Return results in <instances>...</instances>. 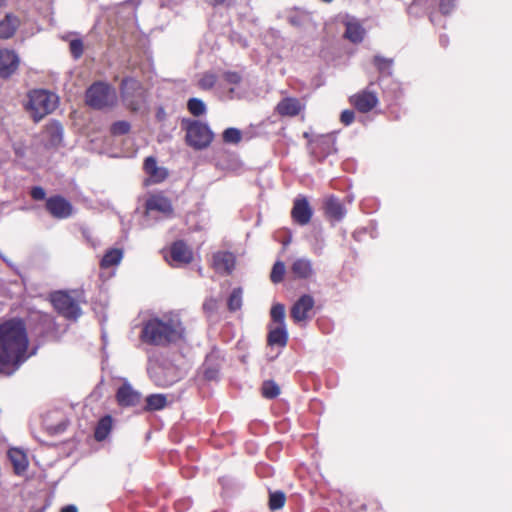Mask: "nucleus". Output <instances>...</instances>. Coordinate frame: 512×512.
Returning <instances> with one entry per match:
<instances>
[{
  "label": "nucleus",
  "mask_w": 512,
  "mask_h": 512,
  "mask_svg": "<svg viewBox=\"0 0 512 512\" xmlns=\"http://www.w3.org/2000/svg\"><path fill=\"white\" fill-rule=\"evenodd\" d=\"M19 24L20 21L16 16L7 14L0 22V38L6 39L11 37L15 33Z\"/></svg>",
  "instance_id": "obj_25"
},
{
  "label": "nucleus",
  "mask_w": 512,
  "mask_h": 512,
  "mask_svg": "<svg viewBox=\"0 0 512 512\" xmlns=\"http://www.w3.org/2000/svg\"><path fill=\"white\" fill-rule=\"evenodd\" d=\"M148 410H160L166 406L167 399L163 394H153L147 397Z\"/></svg>",
  "instance_id": "obj_28"
},
{
  "label": "nucleus",
  "mask_w": 512,
  "mask_h": 512,
  "mask_svg": "<svg viewBox=\"0 0 512 512\" xmlns=\"http://www.w3.org/2000/svg\"><path fill=\"white\" fill-rule=\"evenodd\" d=\"M117 401L121 406H134L140 402V394L128 383H124L117 391Z\"/></svg>",
  "instance_id": "obj_18"
},
{
  "label": "nucleus",
  "mask_w": 512,
  "mask_h": 512,
  "mask_svg": "<svg viewBox=\"0 0 512 512\" xmlns=\"http://www.w3.org/2000/svg\"><path fill=\"white\" fill-rule=\"evenodd\" d=\"M325 209L326 214L330 218L337 221L341 220L346 213V210L344 209L343 205L339 202L337 198L334 197H329L326 200Z\"/></svg>",
  "instance_id": "obj_26"
},
{
  "label": "nucleus",
  "mask_w": 512,
  "mask_h": 512,
  "mask_svg": "<svg viewBox=\"0 0 512 512\" xmlns=\"http://www.w3.org/2000/svg\"><path fill=\"white\" fill-rule=\"evenodd\" d=\"M213 139V133L206 124L193 122L187 130V141L196 149L207 147Z\"/></svg>",
  "instance_id": "obj_7"
},
{
  "label": "nucleus",
  "mask_w": 512,
  "mask_h": 512,
  "mask_svg": "<svg viewBox=\"0 0 512 512\" xmlns=\"http://www.w3.org/2000/svg\"><path fill=\"white\" fill-rule=\"evenodd\" d=\"M28 338L20 320L0 324V374L11 375L27 359Z\"/></svg>",
  "instance_id": "obj_1"
},
{
  "label": "nucleus",
  "mask_w": 512,
  "mask_h": 512,
  "mask_svg": "<svg viewBox=\"0 0 512 512\" xmlns=\"http://www.w3.org/2000/svg\"><path fill=\"white\" fill-rule=\"evenodd\" d=\"M285 504V495L282 492H273L270 494L269 498V507L271 510H277L284 506Z\"/></svg>",
  "instance_id": "obj_34"
},
{
  "label": "nucleus",
  "mask_w": 512,
  "mask_h": 512,
  "mask_svg": "<svg viewBox=\"0 0 512 512\" xmlns=\"http://www.w3.org/2000/svg\"><path fill=\"white\" fill-rule=\"evenodd\" d=\"M291 22H292L293 24H299L298 22H295V19H294V18H291Z\"/></svg>",
  "instance_id": "obj_49"
},
{
  "label": "nucleus",
  "mask_w": 512,
  "mask_h": 512,
  "mask_svg": "<svg viewBox=\"0 0 512 512\" xmlns=\"http://www.w3.org/2000/svg\"><path fill=\"white\" fill-rule=\"evenodd\" d=\"M205 1L208 4L213 5V6L220 5V4H223L225 2V0H205Z\"/></svg>",
  "instance_id": "obj_46"
},
{
  "label": "nucleus",
  "mask_w": 512,
  "mask_h": 512,
  "mask_svg": "<svg viewBox=\"0 0 512 512\" xmlns=\"http://www.w3.org/2000/svg\"><path fill=\"white\" fill-rule=\"evenodd\" d=\"M286 271V267L283 262L277 261L271 271V281L273 283H279L283 280L284 274Z\"/></svg>",
  "instance_id": "obj_32"
},
{
  "label": "nucleus",
  "mask_w": 512,
  "mask_h": 512,
  "mask_svg": "<svg viewBox=\"0 0 512 512\" xmlns=\"http://www.w3.org/2000/svg\"><path fill=\"white\" fill-rule=\"evenodd\" d=\"M111 428H112V418L110 416H105L104 418H102L99 421V423L95 429V438L98 441L104 440L110 433Z\"/></svg>",
  "instance_id": "obj_27"
},
{
  "label": "nucleus",
  "mask_w": 512,
  "mask_h": 512,
  "mask_svg": "<svg viewBox=\"0 0 512 512\" xmlns=\"http://www.w3.org/2000/svg\"><path fill=\"white\" fill-rule=\"evenodd\" d=\"M241 304L242 292L240 289H235L228 299V307L230 310L235 311L241 307Z\"/></svg>",
  "instance_id": "obj_35"
},
{
  "label": "nucleus",
  "mask_w": 512,
  "mask_h": 512,
  "mask_svg": "<svg viewBox=\"0 0 512 512\" xmlns=\"http://www.w3.org/2000/svg\"><path fill=\"white\" fill-rule=\"evenodd\" d=\"M215 307H216V301H214V300H209V301L204 303V309L205 310L211 311Z\"/></svg>",
  "instance_id": "obj_44"
},
{
  "label": "nucleus",
  "mask_w": 512,
  "mask_h": 512,
  "mask_svg": "<svg viewBox=\"0 0 512 512\" xmlns=\"http://www.w3.org/2000/svg\"><path fill=\"white\" fill-rule=\"evenodd\" d=\"M455 0H440V10L447 14L454 7Z\"/></svg>",
  "instance_id": "obj_42"
},
{
  "label": "nucleus",
  "mask_w": 512,
  "mask_h": 512,
  "mask_svg": "<svg viewBox=\"0 0 512 512\" xmlns=\"http://www.w3.org/2000/svg\"><path fill=\"white\" fill-rule=\"evenodd\" d=\"M116 92L109 85L97 82L86 93V102L95 109H102L116 103Z\"/></svg>",
  "instance_id": "obj_4"
},
{
  "label": "nucleus",
  "mask_w": 512,
  "mask_h": 512,
  "mask_svg": "<svg viewBox=\"0 0 512 512\" xmlns=\"http://www.w3.org/2000/svg\"><path fill=\"white\" fill-rule=\"evenodd\" d=\"M290 271L295 279H310L314 275L312 262L307 258L294 260Z\"/></svg>",
  "instance_id": "obj_16"
},
{
  "label": "nucleus",
  "mask_w": 512,
  "mask_h": 512,
  "mask_svg": "<svg viewBox=\"0 0 512 512\" xmlns=\"http://www.w3.org/2000/svg\"><path fill=\"white\" fill-rule=\"evenodd\" d=\"M271 318L275 324H285V307L277 303L271 308Z\"/></svg>",
  "instance_id": "obj_30"
},
{
  "label": "nucleus",
  "mask_w": 512,
  "mask_h": 512,
  "mask_svg": "<svg viewBox=\"0 0 512 512\" xmlns=\"http://www.w3.org/2000/svg\"><path fill=\"white\" fill-rule=\"evenodd\" d=\"M312 216V210L306 199H296L292 209V217L294 221L300 225L307 224Z\"/></svg>",
  "instance_id": "obj_19"
},
{
  "label": "nucleus",
  "mask_w": 512,
  "mask_h": 512,
  "mask_svg": "<svg viewBox=\"0 0 512 512\" xmlns=\"http://www.w3.org/2000/svg\"><path fill=\"white\" fill-rule=\"evenodd\" d=\"M374 62L381 72L387 71V73H389L388 70L390 69L391 66V62L389 60L383 59L381 57H375Z\"/></svg>",
  "instance_id": "obj_39"
},
{
  "label": "nucleus",
  "mask_w": 512,
  "mask_h": 512,
  "mask_svg": "<svg viewBox=\"0 0 512 512\" xmlns=\"http://www.w3.org/2000/svg\"><path fill=\"white\" fill-rule=\"evenodd\" d=\"M188 109L193 115L199 116L205 113L206 105L202 100L198 98H191L188 101Z\"/></svg>",
  "instance_id": "obj_31"
},
{
  "label": "nucleus",
  "mask_w": 512,
  "mask_h": 512,
  "mask_svg": "<svg viewBox=\"0 0 512 512\" xmlns=\"http://www.w3.org/2000/svg\"><path fill=\"white\" fill-rule=\"evenodd\" d=\"M58 104V97L45 90H34L29 94L28 110L35 121L54 111Z\"/></svg>",
  "instance_id": "obj_3"
},
{
  "label": "nucleus",
  "mask_w": 512,
  "mask_h": 512,
  "mask_svg": "<svg viewBox=\"0 0 512 512\" xmlns=\"http://www.w3.org/2000/svg\"><path fill=\"white\" fill-rule=\"evenodd\" d=\"M148 212L156 211L165 215L172 213L170 200L162 194H153L146 201Z\"/></svg>",
  "instance_id": "obj_15"
},
{
  "label": "nucleus",
  "mask_w": 512,
  "mask_h": 512,
  "mask_svg": "<svg viewBox=\"0 0 512 512\" xmlns=\"http://www.w3.org/2000/svg\"><path fill=\"white\" fill-rule=\"evenodd\" d=\"M4 0H0V7L3 5Z\"/></svg>",
  "instance_id": "obj_53"
},
{
  "label": "nucleus",
  "mask_w": 512,
  "mask_h": 512,
  "mask_svg": "<svg viewBox=\"0 0 512 512\" xmlns=\"http://www.w3.org/2000/svg\"><path fill=\"white\" fill-rule=\"evenodd\" d=\"M344 37L350 42L361 43L365 37L366 31L362 23L354 17H346L344 20Z\"/></svg>",
  "instance_id": "obj_12"
},
{
  "label": "nucleus",
  "mask_w": 512,
  "mask_h": 512,
  "mask_svg": "<svg viewBox=\"0 0 512 512\" xmlns=\"http://www.w3.org/2000/svg\"><path fill=\"white\" fill-rule=\"evenodd\" d=\"M224 79L228 84L237 85L241 81V77L238 73L227 72L224 74Z\"/></svg>",
  "instance_id": "obj_40"
},
{
  "label": "nucleus",
  "mask_w": 512,
  "mask_h": 512,
  "mask_svg": "<svg viewBox=\"0 0 512 512\" xmlns=\"http://www.w3.org/2000/svg\"><path fill=\"white\" fill-rule=\"evenodd\" d=\"M31 195L36 200H42L45 197V191L41 187H35L32 189Z\"/></svg>",
  "instance_id": "obj_43"
},
{
  "label": "nucleus",
  "mask_w": 512,
  "mask_h": 512,
  "mask_svg": "<svg viewBox=\"0 0 512 512\" xmlns=\"http://www.w3.org/2000/svg\"><path fill=\"white\" fill-rule=\"evenodd\" d=\"M148 373L158 386H170L180 378L179 371L172 365H162L149 360Z\"/></svg>",
  "instance_id": "obj_5"
},
{
  "label": "nucleus",
  "mask_w": 512,
  "mask_h": 512,
  "mask_svg": "<svg viewBox=\"0 0 512 512\" xmlns=\"http://www.w3.org/2000/svg\"><path fill=\"white\" fill-rule=\"evenodd\" d=\"M15 151H16V153H17L18 155H22V154L20 153V150L15 149Z\"/></svg>",
  "instance_id": "obj_50"
},
{
  "label": "nucleus",
  "mask_w": 512,
  "mask_h": 512,
  "mask_svg": "<svg viewBox=\"0 0 512 512\" xmlns=\"http://www.w3.org/2000/svg\"><path fill=\"white\" fill-rule=\"evenodd\" d=\"M141 94H142V90H141V87H140L138 81L130 78V79H125L122 82L123 98H124L125 102L127 103V105L133 107V109H135L136 107H134V103L132 100H130V98L135 95L140 96Z\"/></svg>",
  "instance_id": "obj_21"
},
{
  "label": "nucleus",
  "mask_w": 512,
  "mask_h": 512,
  "mask_svg": "<svg viewBox=\"0 0 512 512\" xmlns=\"http://www.w3.org/2000/svg\"><path fill=\"white\" fill-rule=\"evenodd\" d=\"M223 139L227 143H238L241 140V132L236 128H228L223 133Z\"/></svg>",
  "instance_id": "obj_36"
},
{
  "label": "nucleus",
  "mask_w": 512,
  "mask_h": 512,
  "mask_svg": "<svg viewBox=\"0 0 512 512\" xmlns=\"http://www.w3.org/2000/svg\"><path fill=\"white\" fill-rule=\"evenodd\" d=\"M304 105L296 98L286 97L282 99L276 106V111L281 116H296L298 115Z\"/></svg>",
  "instance_id": "obj_17"
},
{
  "label": "nucleus",
  "mask_w": 512,
  "mask_h": 512,
  "mask_svg": "<svg viewBox=\"0 0 512 512\" xmlns=\"http://www.w3.org/2000/svg\"><path fill=\"white\" fill-rule=\"evenodd\" d=\"M229 91H230V93H233V92H234V88H233V87H231V88L229 89Z\"/></svg>",
  "instance_id": "obj_51"
},
{
  "label": "nucleus",
  "mask_w": 512,
  "mask_h": 512,
  "mask_svg": "<svg viewBox=\"0 0 512 512\" xmlns=\"http://www.w3.org/2000/svg\"><path fill=\"white\" fill-rule=\"evenodd\" d=\"M280 393L279 386L273 381H266L262 386V394L265 398H275Z\"/></svg>",
  "instance_id": "obj_33"
},
{
  "label": "nucleus",
  "mask_w": 512,
  "mask_h": 512,
  "mask_svg": "<svg viewBox=\"0 0 512 512\" xmlns=\"http://www.w3.org/2000/svg\"><path fill=\"white\" fill-rule=\"evenodd\" d=\"M46 208L53 217L59 219L68 218L74 211L72 204L59 195L48 198Z\"/></svg>",
  "instance_id": "obj_9"
},
{
  "label": "nucleus",
  "mask_w": 512,
  "mask_h": 512,
  "mask_svg": "<svg viewBox=\"0 0 512 512\" xmlns=\"http://www.w3.org/2000/svg\"><path fill=\"white\" fill-rule=\"evenodd\" d=\"M213 265L216 271L229 273L235 265V257L230 252H218L213 257Z\"/></svg>",
  "instance_id": "obj_20"
},
{
  "label": "nucleus",
  "mask_w": 512,
  "mask_h": 512,
  "mask_svg": "<svg viewBox=\"0 0 512 512\" xmlns=\"http://www.w3.org/2000/svg\"><path fill=\"white\" fill-rule=\"evenodd\" d=\"M129 128L130 126L127 122L119 121L112 125L111 131L113 134H124L128 132Z\"/></svg>",
  "instance_id": "obj_37"
},
{
  "label": "nucleus",
  "mask_w": 512,
  "mask_h": 512,
  "mask_svg": "<svg viewBox=\"0 0 512 512\" xmlns=\"http://www.w3.org/2000/svg\"><path fill=\"white\" fill-rule=\"evenodd\" d=\"M54 128L57 131V133H61L62 128L59 125H56Z\"/></svg>",
  "instance_id": "obj_47"
},
{
  "label": "nucleus",
  "mask_w": 512,
  "mask_h": 512,
  "mask_svg": "<svg viewBox=\"0 0 512 512\" xmlns=\"http://www.w3.org/2000/svg\"><path fill=\"white\" fill-rule=\"evenodd\" d=\"M341 122L345 125H349L353 122L354 120V112L351 111V110H344L342 113H341Z\"/></svg>",
  "instance_id": "obj_41"
},
{
  "label": "nucleus",
  "mask_w": 512,
  "mask_h": 512,
  "mask_svg": "<svg viewBox=\"0 0 512 512\" xmlns=\"http://www.w3.org/2000/svg\"><path fill=\"white\" fill-rule=\"evenodd\" d=\"M314 307V299L310 295L301 296L291 309V317L295 322H302L310 318Z\"/></svg>",
  "instance_id": "obj_10"
},
{
  "label": "nucleus",
  "mask_w": 512,
  "mask_h": 512,
  "mask_svg": "<svg viewBox=\"0 0 512 512\" xmlns=\"http://www.w3.org/2000/svg\"><path fill=\"white\" fill-rule=\"evenodd\" d=\"M166 261L174 267H179L190 263L193 259L191 249L182 241L175 242L169 253L165 255Z\"/></svg>",
  "instance_id": "obj_8"
},
{
  "label": "nucleus",
  "mask_w": 512,
  "mask_h": 512,
  "mask_svg": "<svg viewBox=\"0 0 512 512\" xmlns=\"http://www.w3.org/2000/svg\"><path fill=\"white\" fill-rule=\"evenodd\" d=\"M70 51L75 58H78L82 55L83 52V44L80 40H72L70 42Z\"/></svg>",
  "instance_id": "obj_38"
},
{
  "label": "nucleus",
  "mask_w": 512,
  "mask_h": 512,
  "mask_svg": "<svg viewBox=\"0 0 512 512\" xmlns=\"http://www.w3.org/2000/svg\"><path fill=\"white\" fill-rule=\"evenodd\" d=\"M185 337L186 330L177 312H168L149 319L141 331L142 341L156 346L178 344Z\"/></svg>",
  "instance_id": "obj_2"
},
{
  "label": "nucleus",
  "mask_w": 512,
  "mask_h": 512,
  "mask_svg": "<svg viewBox=\"0 0 512 512\" xmlns=\"http://www.w3.org/2000/svg\"><path fill=\"white\" fill-rule=\"evenodd\" d=\"M123 258V250L120 248H110L103 255L100 261L101 269H109L120 264Z\"/></svg>",
  "instance_id": "obj_22"
},
{
  "label": "nucleus",
  "mask_w": 512,
  "mask_h": 512,
  "mask_svg": "<svg viewBox=\"0 0 512 512\" xmlns=\"http://www.w3.org/2000/svg\"><path fill=\"white\" fill-rule=\"evenodd\" d=\"M306 18H307V22H309V21H310V19H311V17H310V15H309V14H307V15H306Z\"/></svg>",
  "instance_id": "obj_48"
},
{
  "label": "nucleus",
  "mask_w": 512,
  "mask_h": 512,
  "mask_svg": "<svg viewBox=\"0 0 512 512\" xmlns=\"http://www.w3.org/2000/svg\"><path fill=\"white\" fill-rule=\"evenodd\" d=\"M217 81V77L212 72H205L199 75L198 86L203 90L211 89Z\"/></svg>",
  "instance_id": "obj_29"
},
{
  "label": "nucleus",
  "mask_w": 512,
  "mask_h": 512,
  "mask_svg": "<svg viewBox=\"0 0 512 512\" xmlns=\"http://www.w3.org/2000/svg\"><path fill=\"white\" fill-rule=\"evenodd\" d=\"M288 340V334L285 324H275L270 328L268 341L270 345L285 346Z\"/></svg>",
  "instance_id": "obj_24"
},
{
  "label": "nucleus",
  "mask_w": 512,
  "mask_h": 512,
  "mask_svg": "<svg viewBox=\"0 0 512 512\" xmlns=\"http://www.w3.org/2000/svg\"><path fill=\"white\" fill-rule=\"evenodd\" d=\"M51 302L54 308L66 318L77 319L81 314L78 304L67 293L61 291L53 293Z\"/></svg>",
  "instance_id": "obj_6"
},
{
  "label": "nucleus",
  "mask_w": 512,
  "mask_h": 512,
  "mask_svg": "<svg viewBox=\"0 0 512 512\" xmlns=\"http://www.w3.org/2000/svg\"><path fill=\"white\" fill-rule=\"evenodd\" d=\"M19 58L12 50H0V77L7 78L18 68Z\"/></svg>",
  "instance_id": "obj_13"
},
{
  "label": "nucleus",
  "mask_w": 512,
  "mask_h": 512,
  "mask_svg": "<svg viewBox=\"0 0 512 512\" xmlns=\"http://www.w3.org/2000/svg\"><path fill=\"white\" fill-rule=\"evenodd\" d=\"M8 457L14 467L16 474H22L26 471L28 467V460L26 454L23 451L17 448H12L8 452Z\"/></svg>",
  "instance_id": "obj_23"
},
{
  "label": "nucleus",
  "mask_w": 512,
  "mask_h": 512,
  "mask_svg": "<svg viewBox=\"0 0 512 512\" xmlns=\"http://www.w3.org/2000/svg\"><path fill=\"white\" fill-rule=\"evenodd\" d=\"M144 169L148 176L146 183H160L168 176L167 170L164 167L158 166L153 157L146 158Z\"/></svg>",
  "instance_id": "obj_14"
},
{
  "label": "nucleus",
  "mask_w": 512,
  "mask_h": 512,
  "mask_svg": "<svg viewBox=\"0 0 512 512\" xmlns=\"http://www.w3.org/2000/svg\"><path fill=\"white\" fill-rule=\"evenodd\" d=\"M326 139H327V140H329V141H332V142H333V139H332V137H330V136H329V137H327Z\"/></svg>",
  "instance_id": "obj_52"
},
{
  "label": "nucleus",
  "mask_w": 512,
  "mask_h": 512,
  "mask_svg": "<svg viewBox=\"0 0 512 512\" xmlns=\"http://www.w3.org/2000/svg\"><path fill=\"white\" fill-rule=\"evenodd\" d=\"M350 103L363 113L371 111L377 104L378 98L375 93L364 90L350 97Z\"/></svg>",
  "instance_id": "obj_11"
},
{
  "label": "nucleus",
  "mask_w": 512,
  "mask_h": 512,
  "mask_svg": "<svg viewBox=\"0 0 512 512\" xmlns=\"http://www.w3.org/2000/svg\"><path fill=\"white\" fill-rule=\"evenodd\" d=\"M61 512H78V509L74 505H67L61 509Z\"/></svg>",
  "instance_id": "obj_45"
}]
</instances>
